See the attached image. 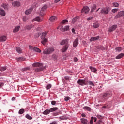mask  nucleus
Wrapping results in <instances>:
<instances>
[{
    "label": "nucleus",
    "instance_id": "obj_1",
    "mask_svg": "<svg viewBox=\"0 0 124 124\" xmlns=\"http://www.w3.org/2000/svg\"><path fill=\"white\" fill-rule=\"evenodd\" d=\"M34 67H36L34 69L35 72H40L45 69V67H43L42 63L35 62L33 64Z\"/></svg>",
    "mask_w": 124,
    "mask_h": 124
},
{
    "label": "nucleus",
    "instance_id": "obj_2",
    "mask_svg": "<svg viewBox=\"0 0 124 124\" xmlns=\"http://www.w3.org/2000/svg\"><path fill=\"white\" fill-rule=\"evenodd\" d=\"M113 93H112V91L110 90L107 91L102 94V98L104 100H107V99H108V98L111 97Z\"/></svg>",
    "mask_w": 124,
    "mask_h": 124
},
{
    "label": "nucleus",
    "instance_id": "obj_3",
    "mask_svg": "<svg viewBox=\"0 0 124 124\" xmlns=\"http://www.w3.org/2000/svg\"><path fill=\"white\" fill-rule=\"evenodd\" d=\"M54 51V48L53 47L50 46L49 47H48L47 48H46L43 51V54H45V55H50V54H52V53Z\"/></svg>",
    "mask_w": 124,
    "mask_h": 124
},
{
    "label": "nucleus",
    "instance_id": "obj_4",
    "mask_svg": "<svg viewBox=\"0 0 124 124\" xmlns=\"http://www.w3.org/2000/svg\"><path fill=\"white\" fill-rule=\"evenodd\" d=\"M110 12V8L104 7L102 8L100 12L101 14H108Z\"/></svg>",
    "mask_w": 124,
    "mask_h": 124
},
{
    "label": "nucleus",
    "instance_id": "obj_5",
    "mask_svg": "<svg viewBox=\"0 0 124 124\" xmlns=\"http://www.w3.org/2000/svg\"><path fill=\"white\" fill-rule=\"evenodd\" d=\"M124 16V11H121L119 12L118 14L115 16V19H119V18H122Z\"/></svg>",
    "mask_w": 124,
    "mask_h": 124
},
{
    "label": "nucleus",
    "instance_id": "obj_6",
    "mask_svg": "<svg viewBox=\"0 0 124 124\" xmlns=\"http://www.w3.org/2000/svg\"><path fill=\"white\" fill-rule=\"evenodd\" d=\"M78 84L80 86H85L88 85V83H86V80L85 79H78Z\"/></svg>",
    "mask_w": 124,
    "mask_h": 124
},
{
    "label": "nucleus",
    "instance_id": "obj_7",
    "mask_svg": "<svg viewBox=\"0 0 124 124\" xmlns=\"http://www.w3.org/2000/svg\"><path fill=\"white\" fill-rule=\"evenodd\" d=\"M47 8H48V5H44L42 7V8L41 9V13L42 14L41 15V16H43L44 15V11H45L46 10Z\"/></svg>",
    "mask_w": 124,
    "mask_h": 124
},
{
    "label": "nucleus",
    "instance_id": "obj_8",
    "mask_svg": "<svg viewBox=\"0 0 124 124\" xmlns=\"http://www.w3.org/2000/svg\"><path fill=\"white\" fill-rule=\"evenodd\" d=\"M117 28H118V26L117 25H113L111 27H109L108 31L109 32H113Z\"/></svg>",
    "mask_w": 124,
    "mask_h": 124
},
{
    "label": "nucleus",
    "instance_id": "obj_9",
    "mask_svg": "<svg viewBox=\"0 0 124 124\" xmlns=\"http://www.w3.org/2000/svg\"><path fill=\"white\" fill-rule=\"evenodd\" d=\"M90 11V8L88 6L84 7L81 10V13H85L86 14H88Z\"/></svg>",
    "mask_w": 124,
    "mask_h": 124
},
{
    "label": "nucleus",
    "instance_id": "obj_10",
    "mask_svg": "<svg viewBox=\"0 0 124 124\" xmlns=\"http://www.w3.org/2000/svg\"><path fill=\"white\" fill-rule=\"evenodd\" d=\"M12 4L14 7H19L21 5V3L19 1H15L12 3Z\"/></svg>",
    "mask_w": 124,
    "mask_h": 124
},
{
    "label": "nucleus",
    "instance_id": "obj_11",
    "mask_svg": "<svg viewBox=\"0 0 124 124\" xmlns=\"http://www.w3.org/2000/svg\"><path fill=\"white\" fill-rule=\"evenodd\" d=\"M69 41V39H66L65 40H62L60 42V44L61 45H64V44H66V45H69V44L68 43Z\"/></svg>",
    "mask_w": 124,
    "mask_h": 124
},
{
    "label": "nucleus",
    "instance_id": "obj_12",
    "mask_svg": "<svg viewBox=\"0 0 124 124\" xmlns=\"http://www.w3.org/2000/svg\"><path fill=\"white\" fill-rule=\"evenodd\" d=\"M79 44V40L78 38H76L73 43V47H77Z\"/></svg>",
    "mask_w": 124,
    "mask_h": 124
},
{
    "label": "nucleus",
    "instance_id": "obj_13",
    "mask_svg": "<svg viewBox=\"0 0 124 124\" xmlns=\"http://www.w3.org/2000/svg\"><path fill=\"white\" fill-rule=\"evenodd\" d=\"M60 30L62 31V32L67 31H68V30H69V26H65L64 27H62L60 29Z\"/></svg>",
    "mask_w": 124,
    "mask_h": 124
},
{
    "label": "nucleus",
    "instance_id": "obj_14",
    "mask_svg": "<svg viewBox=\"0 0 124 124\" xmlns=\"http://www.w3.org/2000/svg\"><path fill=\"white\" fill-rule=\"evenodd\" d=\"M48 32H49V31H46L43 32L42 33V36H41V39H44V38H45V37L47 36V35H48Z\"/></svg>",
    "mask_w": 124,
    "mask_h": 124
},
{
    "label": "nucleus",
    "instance_id": "obj_15",
    "mask_svg": "<svg viewBox=\"0 0 124 124\" xmlns=\"http://www.w3.org/2000/svg\"><path fill=\"white\" fill-rule=\"evenodd\" d=\"M69 47V45H65V46H64L63 47L62 49V52L63 53L66 52Z\"/></svg>",
    "mask_w": 124,
    "mask_h": 124
},
{
    "label": "nucleus",
    "instance_id": "obj_16",
    "mask_svg": "<svg viewBox=\"0 0 124 124\" xmlns=\"http://www.w3.org/2000/svg\"><path fill=\"white\" fill-rule=\"evenodd\" d=\"M34 28V25L33 24H30V25H27L25 27V29L26 30H31V29Z\"/></svg>",
    "mask_w": 124,
    "mask_h": 124
},
{
    "label": "nucleus",
    "instance_id": "obj_17",
    "mask_svg": "<svg viewBox=\"0 0 124 124\" xmlns=\"http://www.w3.org/2000/svg\"><path fill=\"white\" fill-rule=\"evenodd\" d=\"M33 10V8H32V7H31L30 9L27 10L25 11L26 15H29V14H31V12H32Z\"/></svg>",
    "mask_w": 124,
    "mask_h": 124
},
{
    "label": "nucleus",
    "instance_id": "obj_18",
    "mask_svg": "<svg viewBox=\"0 0 124 124\" xmlns=\"http://www.w3.org/2000/svg\"><path fill=\"white\" fill-rule=\"evenodd\" d=\"M80 120H81V123L83 124H89V121L86 119L81 118L80 119Z\"/></svg>",
    "mask_w": 124,
    "mask_h": 124
},
{
    "label": "nucleus",
    "instance_id": "obj_19",
    "mask_svg": "<svg viewBox=\"0 0 124 124\" xmlns=\"http://www.w3.org/2000/svg\"><path fill=\"white\" fill-rule=\"evenodd\" d=\"M19 30H20V26H16L15 29H14L13 32H14V33L16 32H18Z\"/></svg>",
    "mask_w": 124,
    "mask_h": 124
},
{
    "label": "nucleus",
    "instance_id": "obj_20",
    "mask_svg": "<svg viewBox=\"0 0 124 124\" xmlns=\"http://www.w3.org/2000/svg\"><path fill=\"white\" fill-rule=\"evenodd\" d=\"M42 39L41 43L44 45H45V44H46V43H47V42H48V39L46 38H44V39Z\"/></svg>",
    "mask_w": 124,
    "mask_h": 124
},
{
    "label": "nucleus",
    "instance_id": "obj_21",
    "mask_svg": "<svg viewBox=\"0 0 124 124\" xmlns=\"http://www.w3.org/2000/svg\"><path fill=\"white\" fill-rule=\"evenodd\" d=\"M98 39H99V36L91 37L90 39V41H94L95 40H98Z\"/></svg>",
    "mask_w": 124,
    "mask_h": 124
},
{
    "label": "nucleus",
    "instance_id": "obj_22",
    "mask_svg": "<svg viewBox=\"0 0 124 124\" xmlns=\"http://www.w3.org/2000/svg\"><path fill=\"white\" fill-rule=\"evenodd\" d=\"M5 11H4L2 8H0V15H1V16H5Z\"/></svg>",
    "mask_w": 124,
    "mask_h": 124
},
{
    "label": "nucleus",
    "instance_id": "obj_23",
    "mask_svg": "<svg viewBox=\"0 0 124 124\" xmlns=\"http://www.w3.org/2000/svg\"><path fill=\"white\" fill-rule=\"evenodd\" d=\"M89 68L92 72H94V73H96V71H97V69H96V68H95L93 67H92V66H90Z\"/></svg>",
    "mask_w": 124,
    "mask_h": 124
},
{
    "label": "nucleus",
    "instance_id": "obj_24",
    "mask_svg": "<svg viewBox=\"0 0 124 124\" xmlns=\"http://www.w3.org/2000/svg\"><path fill=\"white\" fill-rule=\"evenodd\" d=\"M6 40V36H2L0 37V42H3Z\"/></svg>",
    "mask_w": 124,
    "mask_h": 124
},
{
    "label": "nucleus",
    "instance_id": "obj_25",
    "mask_svg": "<svg viewBox=\"0 0 124 124\" xmlns=\"http://www.w3.org/2000/svg\"><path fill=\"white\" fill-rule=\"evenodd\" d=\"M51 113L50 109H46L43 112V115H49Z\"/></svg>",
    "mask_w": 124,
    "mask_h": 124
},
{
    "label": "nucleus",
    "instance_id": "obj_26",
    "mask_svg": "<svg viewBox=\"0 0 124 124\" xmlns=\"http://www.w3.org/2000/svg\"><path fill=\"white\" fill-rule=\"evenodd\" d=\"M59 109L58 108L54 107V108H51L49 109V110L50 111V112H55V111H57Z\"/></svg>",
    "mask_w": 124,
    "mask_h": 124
},
{
    "label": "nucleus",
    "instance_id": "obj_27",
    "mask_svg": "<svg viewBox=\"0 0 124 124\" xmlns=\"http://www.w3.org/2000/svg\"><path fill=\"white\" fill-rule=\"evenodd\" d=\"M124 56V53H120L118 55H117L115 58L116 59H122L123 57Z\"/></svg>",
    "mask_w": 124,
    "mask_h": 124
},
{
    "label": "nucleus",
    "instance_id": "obj_28",
    "mask_svg": "<svg viewBox=\"0 0 124 124\" xmlns=\"http://www.w3.org/2000/svg\"><path fill=\"white\" fill-rule=\"evenodd\" d=\"M83 108L84 110H86L87 111H89V112L92 110V108L88 106H84Z\"/></svg>",
    "mask_w": 124,
    "mask_h": 124
},
{
    "label": "nucleus",
    "instance_id": "obj_29",
    "mask_svg": "<svg viewBox=\"0 0 124 124\" xmlns=\"http://www.w3.org/2000/svg\"><path fill=\"white\" fill-rule=\"evenodd\" d=\"M16 51L18 53V54H21L22 53V49L19 46L16 48Z\"/></svg>",
    "mask_w": 124,
    "mask_h": 124
},
{
    "label": "nucleus",
    "instance_id": "obj_30",
    "mask_svg": "<svg viewBox=\"0 0 124 124\" xmlns=\"http://www.w3.org/2000/svg\"><path fill=\"white\" fill-rule=\"evenodd\" d=\"M24 113H25V109L23 108H21L18 111V114H19V115H22V114H24Z\"/></svg>",
    "mask_w": 124,
    "mask_h": 124
},
{
    "label": "nucleus",
    "instance_id": "obj_31",
    "mask_svg": "<svg viewBox=\"0 0 124 124\" xmlns=\"http://www.w3.org/2000/svg\"><path fill=\"white\" fill-rule=\"evenodd\" d=\"M49 20L51 22H54V21H56V20H57V17L55 16H53L49 18Z\"/></svg>",
    "mask_w": 124,
    "mask_h": 124
},
{
    "label": "nucleus",
    "instance_id": "obj_32",
    "mask_svg": "<svg viewBox=\"0 0 124 124\" xmlns=\"http://www.w3.org/2000/svg\"><path fill=\"white\" fill-rule=\"evenodd\" d=\"M34 21H36L37 22H41V19H40V17L37 16L32 20V22H34Z\"/></svg>",
    "mask_w": 124,
    "mask_h": 124
},
{
    "label": "nucleus",
    "instance_id": "obj_33",
    "mask_svg": "<svg viewBox=\"0 0 124 124\" xmlns=\"http://www.w3.org/2000/svg\"><path fill=\"white\" fill-rule=\"evenodd\" d=\"M95 9H96V5L94 4L91 8V12H93Z\"/></svg>",
    "mask_w": 124,
    "mask_h": 124
},
{
    "label": "nucleus",
    "instance_id": "obj_34",
    "mask_svg": "<svg viewBox=\"0 0 124 124\" xmlns=\"http://www.w3.org/2000/svg\"><path fill=\"white\" fill-rule=\"evenodd\" d=\"M87 84L89 85L90 86H94V83H93V81H91L90 80H87Z\"/></svg>",
    "mask_w": 124,
    "mask_h": 124
},
{
    "label": "nucleus",
    "instance_id": "obj_35",
    "mask_svg": "<svg viewBox=\"0 0 124 124\" xmlns=\"http://www.w3.org/2000/svg\"><path fill=\"white\" fill-rule=\"evenodd\" d=\"M25 118L28 119V120H32V117L30 116L29 114H27L25 115Z\"/></svg>",
    "mask_w": 124,
    "mask_h": 124
},
{
    "label": "nucleus",
    "instance_id": "obj_36",
    "mask_svg": "<svg viewBox=\"0 0 124 124\" xmlns=\"http://www.w3.org/2000/svg\"><path fill=\"white\" fill-rule=\"evenodd\" d=\"M34 52H36L37 53H41V50H40L39 48L35 47Z\"/></svg>",
    "mask_w": 124,
    "mask_h": 124
},
{
    "label": "nucleus",
    "instance_id": "obj_37",
    "mask_svg": "<svg viewBox=\"0 0 124 124\" xmlns=\"http://www.w3.org/2000/svg\"><path fill=\"white\" fill-rule=\"evenodd\" d=\"M17 61L18 62H22V61H25V58L24 57H19L17 58Z\"/></svg>",
    "mask_w": 124,
    "mask_h": 124
},
{
    "label": "nucleus",
    "instance_id": "obj_38",
    "mask_svg": "<svg viewBox=\"0 0 124 124\" xmlns=\"http://www.w3.org/2000/svg\"><path fill=\"white\" fill-rule=\"evenodd\" d=\"M6 69H7V68H6V67H1L0 68V71H2V72L5 71Z\"/></svg>",
    "mask_w": 124,
    "mask_h": 124
},
{
    "label": "nucleus",
    "instance_id": "obj_39",
    "mask_svg": "<svg viewBox=\"0 0 124 124\" xmlns=\"http://www.w3.org/2000/svg\"><path fill=\"white\" fill-rule=\"evenodd\" d=\"M29 49L30 50H31V51H34L35 49V47L32 46H29Z\"/></svg>",
    "mask_w": 124,
    "mask_h": 124
},
{
    "label": "nucleus",
    "instance_id": "obj_40",
    "mask_svg": "<svg viewBox=\"0 0 124 124\" xmlns=\"http://www.w3.org/2000/svg\"><path fill=\"white\" fill-rule=\"evenodd\" d=\"M116 52H121L122 51V48L121 47H117L115 48Z\"/></svg>",
    "mask_w": 124,
    "mask_h": 124
},
{
    "label": "nucleus",
    "instance_id": "obj_41",
    "mask_svg": "<svg viewBox=\"0 0 124 124\" xmlns=\"http://www.w3.org/2000/svg\"><path fill=\"white\" fill-rule=\"evenodd\" d=\"M99 27V23H95L93 24V27L95 28V29H96Z\"/></svg>",
    "mask_w": 124,
    "mask_h": 124
},
{
    "label": "nucleus",
    "instance_id": "obj_42",
    "mask_svg": "<svg viewBox=\"0 0 124 124\" xmlns=\"http://www.w3.org/2000/svg\"><path fill=\"white\" fill-rule=\"evenodd\" d=\"M52 88V84H49L46 86V90H50Z\"/></svg>",
    "mask_w": 124,
    "mask_h": 124
},
{
    "label": "nucleus",
    "instance_id": "obj_43",
    "mask_svg": "<svg viewBox=\"0 0 124 124\" xmlns=\"http://www.w3.org/2000/svg\"><path fill=\"white\" fill-rule=\"evenodd\" d=\"M77 20H78V17H76L73 18V19H72L73 24H74V23H75V22H76V21H77Z\"/></svg>",
    "mask_w": 124,
    "mask_h": 124
},
{
    "label": "nucleus",
    "instance_id": "obj_44",
    "mask_svg": "<svg viewBox=\"0 0 124 124\" xmlns=\"http://www.w3.org/2000/svg\"><path fill=\"white\" fill-rule=\"evenodd\" d=\"M112 5L114 7H118L119 6V4L117 2H114L112 3Z\"/></svg>",
    "mask_w": 124,
    "mask_h": 124
},
{
    "label": "nucleus",
    "instance_id": "obj_45",
    "mask_svg": "<svg viewBox=\"0 0 124 124\" xmlns=\"http://www.w3.org/2000/svg\"><path fill=\"white\" fill-rule=\"evenodd\" d=\"M96 117L98 118V119H99V120H102L103 119V116L99 114L97 115Z\"/></svg>",
    "mask_w": 124,
    "mask_h": 124
},
{
    "label": "nucleus",
    "instance_id": "obj_46",
    "mask_svg": "<svg viewBox=\"0 0 124 124\" xmlns=\"http://www.w3.org/2000/svg\"><path fill=\"white\" fill-rule=\"evenodd\" d=\"M28 70H30V67H29L23 68L22 69V71H27Z\"/></svg>",
    "mask_w": 124,
    "mask_h": 124
},
{
    "label": "nucleus",
    "instance_id": "obj_47",
    "mask_svg": "<svg viewBox=\"0 0 124 124\" xmlns=\"http://www.w3.org/2000/svg\"><path fill=\"white\" fill-rule=\"evenodd\" d=\"M98 49H100V50H105V47H104L103 46H98Z\"/></svg>",
    "mask_w": 124,
    "mask_h": 124
},
{
    "label": "nucleus",
    "instance_id": "obj_48",
    "mask_svg": "<svg viewBox=\"0 0 124 124\" xmlns=\"http://www.w3.org/2000/svg\"><path fill=\"white\" fill-rule=\"evenodd\" d=\"M52 60H57V55L56 54H53L52 56Z\"/></svg>",
    "mask_w": 124,
    "mask_h": 124
},
{
    "label": "nucleus",
    "instance_id": "obj_49",
    "mask_svg": "<svg viewBox=\"0 0 124 124\" xmlns=\"http://www.w3.org/2000/svg\"><path fill=\"white\" fill-rule=\"evenodd\" d=\"M93 116L91 117V119L90 121V124H93Z\"/></svg>",
    "mask_w": 124,
    "mask_h": 124
},
{
    "label": "nucleus",
    "instance_id": "obj_50",
    "mask_svg": "<svg viewBox=\"0 0 124 124\" xmlns=\"http://www.w3.org/2000/svg\"><path fill=\"white\" fill-rule=\"evenodd\" d=\"M29 18L26 16H24L23 17V22H27V20H28Z\"/></svg>",
    "mask_w": 124,
    "mask_h": 124
},
{
    "label": "nucleus",
    "instance_id": "obj_51",
    "mask_svg": "<svg viewBox=\"0 0 124 124\" xmlns=\"http://www.w3.org/2000/svg\"><path fill=\"white\" fill-rule=\"evenodd\" d=\"M118 10H119V9H113L112 10V12H113V13H116Z\"/></svg>",
    "mask_w": 124,
    "mask_h": 124
},
{
    "label": "nucleus",
    "instance_id": "obj_52",
    "mask_svg": "<svg viewBox=\"0 0 124 124\" xmlns=\"http://www.w3.org/2000/svg\"><path fill=\"white\" fill-rule=\"evenodd\" d=\"M69 99H70V97L67 96V97H65L64 98V100L65 101H68V100H69Z\"/></svg>",
    "mask_w": 124,
    "mask_h": 124
},
{
    "label": "nucleus",
    "instance_id": "obj_53",
    "mask_svg": "<svg viewBox=\"0 0 124 124\" xmlns=\"http://www.w3.org/2000/svg\"><path fill=\"white\" fill-rule=\"evenodd\" d=\"M68 22V20H63L62 21V24H65V23H67Z\"/></svg>",
    "mask_w": 124,
    "mask_h": 124
},
{
    "label": "nucleus",
    "instance_id": "obj_54",
    "mask_svg": "<svg viewBox=\"0 0 124 124\" xmlns=\"http://www.w3.org/2000/svg\"><path fill=\"white\" fill-rule=\"evenodd\" d=\"M4 85V83L3 82L0 83V89H1V88L3 87Z\"/></svg>",
    "mask_w": 124,
    "mask_h": 124
},
{
    "label": "nucleus",
    "instance_id": "obj_55",
    "mask_svg": "<svg viewBox=\"0 0 124 124\" xmlns=\"http://www.w3.org/2000/svg\"><path fill=\"white\" fill-rule=\"evenodd\" d=\"M74 61L77 62H78V58L77 57L74 58Z\"/></svg>",
    "mask_w": 124,
    "mask_h": 124
},
{
    "label": "nucleus",
    "instance_id": "obj_56",
    "mask_svg": "<svg viewBox=\"0 0 124 124\" xmlns=\"http://www.w3.org/2000/svg\"><path fill=\"white\" fill-rule=\"evenodd\" d=\"M57 102L56 101H51V104L52 105H56V103Z\"/></svg>",
    "mask_w": 124,
    "mask_h": 124
},
{
    "label": "nucleus",
    "instance_id": "obj_57",
    "mask_svg": "<svg viewBox=\"0 0 124 124\" xmlns=\"http://www.w3.org/2000/svg\"><path fill=\"white\" fill-rule=\"evenodd\" d=\"M59 119L60 120H65V117H64V116H60Z\"/></svg>",
    "mask_w": 124,
    "mask_h": 124
},
{
    "label": "nucleus",
    "instance_id": "obj_58",
    "mask_svg": "<svg viewBox=\"0 0 124 124\" xmlns=\"http://www.w3.org/2000/svg\"><path fill=\"white\" fill-rule=\"evenodd\" d=\"M65 80H68L69 79V77L66 76L64 77Z\"/></svg>",
    "mask_w": 124,
    "mask_h": 124
},
{
    "label": "nucleus",
    "instance_id": "obj_59",
    "mask_svg": "<svg viewBox=\"0 0 124 124\" xmlns=\"http://www.w3.org/2000/svg\"><path fill=\"white\" fill-rule=\"evenodd\" d=\"M81 117H82V118H86V114H85V113H82L81 114Z\"/></svg>",
    "mask_w": 124,
    "mask_h": 124
},
{
    "label": "nucleus",
    "instance_id": "obj_60",
    "mask_svg": "<svg viewBox=\"0 0 124 124\" xmlns=\"http://www.w3.org/2000/svg\"><path fill=\"white\" fill-rule=\"evenodd\" d=\"M92 19H93V17H90L87 18V21H90L91 20H92Z\"/></svg>",
    "mask_w": 124,
    "mask_h": 124
},
{
    "label": "nucleus",
    "instance_id": "obj_61",
    "mask_svg": "<svg viewBox=\"0 0 124 124\" xmlns=\"http://www.w3.org/2000/svg\"><path fill=\"white\" fill-rule=\"evenodd\" d=\"M72 31L73 33H74V34H75V30L74 29V28H73L72 29Z\"/></svg>",
    "mask_w": 124,
    "mask_h": 124
},
{
    "label": "nucleus",
    "instance_id": "obj_62",
    "mask_svg": "<svg viewBox=\"0 0 124 124\" xmlns=\"http://www.w3.org/2000/svg\"><path fill=\"white\" fill-rule=\"evenodd\" d=\"M101 123H102V120H101V119H100L99 120V122H97V124H101Z\"/></svg>",
    "mask_w": 124,
    "mask_h": 124
},
{
    "label": "nucleus",
    "instance_id": "obj_63",
    "mask_svg": "<svg viewBox=\"0 0 124 124\" xmlns=\"http://www.w3.org/2000/svg\"><path fill=\"white\" fill-rule=\"evenodd\" d=\"M59 1H61V0H55V3H58V2H59Z\"/></svg>",
    "mask_w": 124,
    "mask_h": 124
},
{
    "label": "nucleus",
    "instance_id": "obj_64",
    "mask_svg": "<svg viewBox=\"0 0 124 124\" xmlns=\"http://www.w3.org/2000/svg\"><path fill=\"white\" fill-rule=\"evenodd\" d=\"M12 100L13 101H14V100H16V98L13 97V98H12Z\"/></svg>",
    "mask_w": 124,
    "mask_h": 124
}]
</instances>
